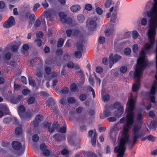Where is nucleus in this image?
<instances>
[{
	"mask_svg": "<svg viewBox=\"0 0 157 157\" xmlns=\"http://www.w3.org/2000/svg\"><path fill=\"white\" fill-rule=\"evenodd\" d=\"M139 48V46L138 44H134L132 46V49L133 52L135 54H137L138 52Z\"/></svg>",
	"mask_w": 157,
	"mask_h": 157,
	"instance_id": "26",
	"label": "nucleus"
},
{
	"mask_svg": "<svg viewBox=\"0 0 157 157\" xmlns=\"http://www.w3.org/2000/svg\"><path fill=\"white\" fill-rule=\"evenodd\" d=\"M156 126V123L155 121H153L151 122L149 127L150 129L153 128H155Z\"/></svg>",
	"mask_w": 157,
	"mask_h": 157,
	"instance_id": "40",
	"label": "nucleus"
},
{
	"mask_svg": "<svg viewBox=\"0 0 157 157\" xmlns=\"http://www.w3.org/2000/svg\"><path fill=\"white\" fill-rule=\"evenodd\" d=\"M67 66L69 68H72L74 67V64L72 62H70L67 63Z\"/></svg>",
	"mask_w": 157,
	"mask_h": 157,
	"instance_id": "53",
	"label": "nucleus"
},
{
	"mask_svg": "<svg viewBox=\"0 0 157 157\" xmlns=\"http://www.w3.org/2000/svg\"><path fill=\"white\" fill-rule=\"evenodd\" d=\"M11 55L9 52H7L5 55V58L7 59H9L10 58Z\"/></svg>",
	"mask_w": 157,
	"mask_h": 157,
	"instance_id": "64",
	"label": "nucleus"
},
{
	"mask_svg": "<svg viewBox=\"0 0 157 157\" xmlns=\"http://www.w3.org/2000/svg\"><path fill=\"white\" fill-rule=\"evenodd\" d=\"M42 5L43 7L45 9L47 8L49 6V5L46 0H45L42 3Z\"/></svg>",
	"mask_w": 157,
	"mask_h": 157,
	"instance_id": "51",
	"label": "nucleus"
},
{
	"mask_svg": "<svg viewBox=\"0 0 157 157\" xmlns=\"http://www.w3.org/2000/svg\"><path fill=\"white\" fill-rule=\"evenodd\" d=\"M95 11L96 13L99 15H101L103 13L102 10L99 7H97L96 8Z\"/></svg>",
	"mask_w": 157,
	"mask_h": 157,
	"instance_id": "37",
	"label": "nucleus"
},
{
	"mask_svg": "<svg viewBox=\"0 0 157 157\" xmlns=\"http://www.w3.org/2000/svg\"><path fill=\"white\" fill-rule=\"evenodd\" d=\"M35 101V98L33 97H30L29 98L27 102L29 104H31L33 103Z\"/></svg>",
	"mask_w": 157,
	"mask_h": 157,
	"instance_id": "39",
	"label": "nucleus"
},
{
	"mask_svg": "<svg viewBox=\"0 0 157 157\" xmlns=\"http://www.w3.org/2000/svg\"><path fill=\"white\" fill-rule=\"evenodd\" d=\"M132 35L133 38L134 39H136L139 36L138 33L136 30L132 31Z\"/></svg>",
	"mask_w": 157,
	"mask_h": 157,
	"instance_id": "31",
	"label": "nucleus"
},
{
	"mask_svg": "<svg viewBox=\"0 0 157 157\" xmlns=\"http://www.w3.org/2000/svg\"><path fill=\"white\" fill-rule=\"evenodd\" d=\"M7 99L10 101V102L16 104L17 102V100L14 96L8 98Z\"/></svg>",
	"mask_w": 157,
	"mask_h": 157,
	"instance_id": "34",
	"label": "nucleus"
},
{
	"mask_svg": "<svg viewBox=\"0 0 157 157\" xmlns=\"http://www.w3.org/2000/svg\"><path fill=\"white\" fill-rule=\"evenodd\" d=\"M18 113L22 119L26 117V115L25 112V109L23 105H20L17 108Z\"/></svg>",
	"mask_w": 157,
	"mask_h": 157,
	"instance_id": "17",
	"label": "nucleus"
},
{
	"mask_svg": "<svg viewBox=\"0 0 157 157\" xmlns=\"http://www.w3.org/2000/svg\"><path fill=\"white\" fill-rule=\"evenodd\" d=\"M23 132V128L21 126L17 127L15 129V132L16 134L19 135L21 134Z\"/></svg>",
	"mask_w": 157,
	"mask_h": 157,
	"instance_id": "27",
	"label": "nucleus"
},
{
	"mask_svg": "<svg viewBox=\"0 0 157 157\" xmlns=\"http://www.w3.org/2000/svg\"><path fill=\"white\" fill-rule=\"evenodd\" d=\"M30 91L27 89H25L23 90L22 93L24 95H27L30 93Z\"/></svg>",
	"mask_w": 157,
	"mask_h": 157,
	"instance_id": "48",
	"label": "nucleus"
},
{
	"mask_svg": "<svg viewBox=\"0 0 157 157\" xmlns=\"http://www.w3.org/2000/svg\"><path fill=\"white\" fill-rule=\"evenodd\" d=\"M21 81L24 84L27 83L26 79L24 76H22L21 78Z\"/></svg>",
	"mask_w": 157,
	"mask_h": 157,
	"instance_id": "57",
	"label": "nucleus"
},
{
	"mask_svg": "<svg viewBox=\"0 0 157 157\" xmlns=\"http://www.w3.org/2000/svg\"><path fill=\"white\" fill-rule=\"evenodd\" d=\"M141 25L144 26H146L147 23V18L145 17L142 18L140 21Z\"/></svg>",
	"mask_w": 157,
	"mask_h": 157,
	"instance_id": "29",
	"label": "nucleus"
},
{
	"mask_svg": "<svg viewBox=\"0 0 157 157\" xmlns=\"http://www.w3.org/2000/svg\"><path fill=\"white\" fill-rule=\"evenodd\" d=\"M142 119V116L141 113H137L136 114V119L138 120H140Z\"/></svg>",
	"mask_w": 157,
	"mask_h": 157,
	"instance_id": "50",
	"label": "nucleus"
},
{
	"mask_svg": "<svg viewBox=\"0 0 157 157\" xmlns=\"http://www.w3.org/2000/svg\"><path fill=\"white\" fill-rule=\"evenodd\" d=\"M92 6L90 4H88L85 5V9L88 11L91 10L92 9Z\"/></svg>",
	"mask_w": 157,
	"mask_h": 157,
	"instance_id": "47",
	"label": "nucleus"
},
{
	"mask_svg": "<svg viewBox=\"0 0 157 157\" xmlns=\"http://www.w3.org/2000/svg\"><path fill=\"white\" fill-rule=\"evenodd\" d=\"M29 83L30 85H31L33 87H34L36 86V84L34 81L31 78H29Z\"/></svg>",
	"mask_w": 157,
	"mask_h": 157,
	"instance_id": "44",
	"label": "nucleus"
},
{
	"mask_svg": "<svg viewBox=\"0 0 157 157\" xmlns=\"http://www.w3.org/2000/svg\"><path fill=\"white\" fill-rule=\"evenodd\" d=\"M117 6H115L111 7L109 10V12L105 16L106 18L111 17L110 21L112 23H116L117 22L118 19L116 10Z\"/></svg>",
	"mask_w": 157,
	"mask_h": 157,
	"instance_id": "5",
	"label": "nucleus"
},
{
	"mask_svg": "<svg viewBox=\"0 0 157 157\" xmlns=\"http://www.w3.org/2000/svg\"><path fill=\"white\" fill-rule=\"evenodd\" d=\"M78 21L79 23H82L85 21V17L84 15L82 14H78L77 17Z\"/></svg>",
	"mask_w": 157,
	"mask_h": 157,
	"instance_id": "23",
	"label": "nucleus"
},
{
	"mask_svg": "<svg viewBox=\"0 0 157 157\" xmlns=\"http://www.w3.org/2000/svg\"><path fill=\"white\" fill-rule=\"evenodd\" d=\"M97 18H95L94 19L88 20L87 21L86 27L89 30L94 31L96 28L97 23L96 21Z\"/></svg>",
	"mask_w": 157,
	"mask_h": 157,
	"instance_id": "8",
	"label": "nucleus"
},
{
	"mask_svg": "<svg viewBox=\"0 0 157 157\" xmlns=\"http://www.w3.org/2000/svg\"><path fill=\"white\" fill-rule=\"evenodd\" d=\"M44 16L45 17L49 18L50 20H52V19H51V14L50 12L48 10L44 12Z\"/></svg>",
	"mask_w": 157,
	"mask_h": 157,
	"instance_id": "35",
	"label": "nucleus"
},
{
	"mask_svg": "<svg viewBox=\"0 0 157 157\" xmlns=\"http://www.w3.org/2000/svg\"><path fill=\"white\" fill-rule=\"evenodd\" d=\"M15 23L14 18L13 17L11 16L10 17L8 20L3 24V26L4 28H9L14 25Z\"/></svg>",
	"mask_w": 157,
	"mask_h": 157,
	"instance_id": "12",
	"label": "nucleus"
},
{
	"mask_svg": "<svg viewBox=\"0 0 157 157\" xmlns=\"http://www.w3.org/2000/svg\"><path fill=\"white\" fill-rule=\"evenodd\" d=\"M29 46L27 44H25L23 46V49L24 51H26L29 49Z\"/></svg>",
	"mask_w": 157,
	"mask_h": 157,
	"instance_id": "63",
	"label": "nucleus"
},
{
	"mask_svg": "<svg viewBox=\"0 0 157 157\" xmlns=\"http://www.w3.org/2000/svg\"><path fill=\"white\" fill-rule=\"evenodd\" d=\"M40 148L41 151L43 152L44 155L45 156H48L50 153V151L47 149V147L44 144H41L40 145Z\"/></svg>",
	"mask_w": 157,
	"mask_h": 157,
	"instance_id": "20",
	"label": "nucleus"
},
{
	"mask_svg": "<svg viewBox=\"0 0 157 157\" xmlns=\"http://www.w3.org/2000/svg\"><path fill=\"white\" fill-rule=\"evenodd\" d=\"M113 107L116 109L115 115L117 118L121 117L123 114L124 108L121 104L118 102H116L114 104Z\"/></svg>",
	"mask_w": 157,
	"mask_h": 157,
	"instance_id": "6",
	"label": "nucleus"
},
{
	"mask_svg": "<svg viewBox=\"0 0 157 157\" xmlns=\"http://www.w3.org/2000/svg\"><path fill=\"white\" fill-rule=\"evenodd\" d=\"M147 138L149 141L151 142H154L156 139V137L151 135H149L147 136Z\"/></svg>",
	"mask_w": 157,
	"mask_h": 157,
	"instance_id": "33",
	"label": "nucleus"
},
{
	"mask_svg": "<svg viewBox=\"0 0 157 157\" xmlns=\"http://www.w3.org/2000/svg\"><path fill=\"white\" fill-rule=\"evenodd\" d=\"M89 136L91 138V142L92 145L95 146L96 144V139L97 136V134L95 130H90L88 134Z\"/></svg>",
	"mask_w": 157,
	"mask_h": 157,
	"instance_id": "11",
	"label": "nucleus"
},
{
	"mask_svg": "<svg viewBox=\"0 0 157 157\" xmlns=\"http://www.w3.org/2000/svg\"><path fill=\"white\" fill-rule=\"evenodd\" d=\"M141 125L140 124L139 125H135L133 129V133L135 134L133 137V140L135 143L137 140V135L138 132L140 129Z\"/></svg>",
	"mask_w": 157,
	"mask_h": 157,
	"instance_id": "13",
	"label": "nucleus"
},
{
	"mask_svg": "<svg viewBox=\"0 0 157 157\" xmlns=\"http://www.w3.org/2000/svg\"><path fill=\"white\" fill-rule=\"evenodd\" d=\"M86 98V96L84 94H82L79 97L80 100L82 101L85 100Z\"/></svg>",
	"mask_w": 157,
	"mask_h": 157,
	"instance_id": "56",
	"label": "nucleus"
},
{
	"mask_svg": "<svg viewBox=\"0 0 157 157\" xmlns=\"http://www.w3.org/2000/svg\"><path fill=\"white\" fill-rule=\"evenodd\" d=\"M146 13L149 18L148 20L149 26H157V0H150L147 2L144 7L146 10L150 8Z\"/></svg>",
	"mask_w": 157,
	"mask_h": 157,
	"instance_id": "3",
	"label": "nucleus"
},
{
	"mask_svg": "<svg viewBox=\"0 0 157 157\" xmlns=\"http://www.w3.org/2000/svg\"><path fill=\"white\" fill-rule=\"evenodd\" d=\"M121 58V56L117 54H115L114 56L113 54H111L109 56V67L111 68L113 63H116Z\"/></svg>",
	"mask_w": 157,
	"mask_h": 157,
	"instance_id": "9",
	"label": "nucleus"
},
{
	"mask_svg": "<svg viewBox=\"0 0 157 157\" xmlns=\"http://www.w3.org/2000/svg\"><path fill=\"white\" fill-rule=\"evenodd\" d=\"M107 120L109 122H113L116 120V118L114 117H110L108 118Z\"/></svg>",
	"mask_w": 157,
	"mask_h": 157,
	"instance_id": "62",
	"label": "nucleus"
},
{
	"mask_svg": "<svg viewBox=\"0 0 157 157\" xmlns=\"http://www.w3.org/2000/svg\"><path fill=\"white\" fill-rule=\"evenodd\" d=\"M59 15L61 22L63 23H67L68 24L70 23L69 21L71 22V19L70 18L67 17V15L65 13L63 12H61L59 13Z\"/></svg>",
	"mask_w": 157,
	"mask_h": 157,
	"instance_id": "15",
	"label": "nucleus"
},
{
	"mask_svg": "<svg viewBox=\"0 0 157 157\" xmlns=\"http://www.w3.org/2000/svg\"><path fill=\"white\" fill-rule=\"evenodd\" d=\"M133 123H126L123 126L122 130L119 135V141L117 146L115 147L114 149L115 152H118L117 157H123L126 150L125 145L126 143H129V129Z\"/></svg>",
	"mask_w": 157,
	"mask_h": 157,
	"instance_id": "1",
	"label": "nucleus"
},
{
	"mask_svg": "<svg viewBox=\"0 0 157 157\" xmlns=\"http://www.w3.org/2000/svg\"><path fill=\"white\" fill-rule=\"evenodd\" d=\"M114 31V29H107L105 31L104 33L106 36H109L112 35Z\"/></svg>",
	"mask_w": 157,
	"mask_h": 157,
	"instance_id": "24",
	"label": "nucleus"
},
{
	"mask_svg": "<svg viewBox=\"0 0 157 157\" xmlns=\"http://www.w3.org/2000/svg\"><path fill=\"white\" fill-rule=\"evenodd\" d=\"M40 6V5L39 3H36V4L33 6V10L34 11H36L37 8H39Z\"/></svg>",
	"mask_w": 157,
	"mask_h": 157,
	"instance_id": "58",
	"label": "nucleus"
},
{
	"mask_svg": "<svg viewBox=\"0 0 157 157\" xmlns=\"http://www.w3.org/2000/svg\"><path fill=\"white\" fill-rule=\"evenodd\" d=\"M2 110L4 111L5 114H10V113L9 110L6 105L5 104H0V118L2 117L4 115Z\"/></svg>",
	"mask_w": 157,
	"mask_h": 157,
	"instance_id": "10",
	"label": "nucleus"
},
{
	"mask_svg": "<svg viewBox=\"0 0 157 157\" xmlns=\"http://www.w3.org/2000/svg\"><path fill=\"white\" fill-rule=\"evenodd\" d=\"M94 76L95 79L97 80V83H98L99 84V85H100V83L101 82V80L99 78H98L97 76L96 75V74L95 73H94Z\"/></svg>",
	"mask_w": 157,
	"mask_h": 157,
	"instance_id": "59",
	"label": "nucleus"
},
{
	"mask_svg": "<svg viewBox=\"0 0 157 157\" xmlns=\"http://www.w3.org/2000/svg\"><path fill=\"white\" fill-rule=\"evenodd\" d=\"M81 7L78 5H74L72 6L70 8V10L73 13H75L80 10Z\"/></svg>",
	"mask_w": 157,
	"mask_h": 157,
	"instance_id": "22",
	"label": "nucleus"
},
{
	"mask_svg": "<svg viewBox=\"0 0 157 157\" xmlns=\"http://www.w3.org/2000/svg\"><path fill=\"white\" fill-rule=\"evenodd\" d=\"M105 41V38L102 36H100L98 39V42L100 44H103Z\"/></svg>",
	"mask_w": 157,
	"mask_h": 157,
	"instance_id": "41",
	"label": "nucleus"
},
{
	"mask_svg": "<svg viewBox=\"0 0 157 157\" xmlns=\"http://www.w3.org/2000/svg\"><path fill=\"white\" fill-rule=\"evenodd\" d=\"M43 119V117L41 115H38L35 118V120L38 122L41 121Z\"/></svg>",
	"mask_w": 157,
	"mask_h": 157,
	"instance_id": "45",
	"label": "nucleus"
},
{
	"mask_svg": "<svg viewBox=\"0 0 157 157\" xmlns=\"http://www.w3.org/2000/svg\"><path fill=\"white\" fill-rule=\"evenodd\" d=\"M38 136L36 135H34L32 137V140L34 142H37L39 140Z\"/></svg>",
	"mask_w": 157,
	"mask_h": 157,
	"instance_id": "49",
	"label": "nucleus"
},
{
	"mask_svg": "<svg viewBox=\"0 0 157 157\" xmlns=\"http://www.w3.org/2000/svg\"><path fill=\"white\" fill-rule=\"evenodd\" d=\"M114 2H112V0H105L104 6L106 8H109L112 4H113Z\"/></svg>",
	"mask_w": 157,
	"mask_h": 157,
	"instance_id": "25",
	"label": "nucleus"
},
{
	"mask_svg": "<svg viewBox=\"0 0 157 157\" xmlns=\"http://www.w3.org/2000/svg\"><path fill=\"white\" fill-rule=\"evenodd\" d=\"M82 44L80 43L77 44V48L78 50L75 52V55L76 58H80L82 56L81 51L82 50Z\"/></svg>",
	"mask_w": 157,
	"mask_h": 157,
	"instance_id": "18",
	"label": "nucleus"
},
{
	"mask_svg": "<svg viewBox=\"0 0 157 157\" xmlns=\"http://www.w3.org/2000/svg\"><path fill=\"white\" fill-rule=\"evenodd\" d=\"M68 91V89L67 87H65L63 88L61 92L63 94H66Z\"/></svg>",
	"mask_w": 157,
	"mask_h": 157,
	"instance_id": "60",
	"label": "nucleus"
},
{
	"mask_svg": "<svg viewBox=\"0 0 157 157\" xmlns=\"http://www.w3.org/2000/svg\"><path fill=\"white\" fill-rule=\"evenodd\" d=\"M156 68L157 69V73L155 76V81L152 85L150 92L149 94H155V90L157 88V45L155 50V56Z\"/></svg>",
	"mask_w": 157,
	"mask_h": 157,
	"instance_id": "7",
	"label": "nucleus"
},
{
	"mask_svg": "<svg viewBox=\"0 0 157 157\" xmlns=\"http://www.w3.org/2000/svg\"><path fill=\"white\" fill-rule=\"evenodd\" d=\"M36 36L38 38H42L43 37V35L42 32L39 31L36 33Z\"/></svg>",
	"mask_w": 157,
	"mask_h": 157,
	"instance_id": "54",
	"label": "nucleus"
},
{
	"mask_svg": "<svg viewBox=\"0 0 157 157\" xmlns=\"http://www.w3.org/2000/svg\"><path fill=\"white\" fill-rule=\"evenodd\" d=\"M101 95L102 97V99L103 101L105 102L108 101L109 99V96L108 94H106L105 95H103L102 93V91L101 92Z\"/></svg>",
	"mask_w": 157,
	"mask_h": 157,
	"instance_id": "28",
	"label": "nucleus"
},
{
	"mask_svg": "<svg viewBox=\"0 0 157 157\" xmlns=\"http://www.w3.org/2000/svg\"><path fill=\"white\" fill-rule=\"evenodd\" d=\"M66 33L68 36L72 35L73 36L78 37L82 36L81 33L78 30L74 29L72 31L71 30L69 29L67 30Z\"/></svg>",
	"mask_w": 157,
	"mask_h": 157,
	"instance_id": "16",
	"label": "nucleus"
},
{
	"mask_svg": "<svg viewBox=\"0 0 157 157\" xmlns=\"http://www.w3.org/2000/svg\"><path fill=\"white\" fill-rule=\"evenodd\" d=\"M149 26V28L148 30V36L149 43H147L145 44L144 49H143L141 50L140 56L138 59L137 61V65L138 64V61H139L140 62L142 63V66L143 67L144 66V62L145 61L147 64L146 67L148 65V61L145 58L146 50H149L153 47L155 41L156 33V30L157 28V26Z\"/></svg>",
	"mask_w": 157,
	"mask_h": 157,
	"instance_id": "2",
	"label": "nucleus"
},
{
	"mask_svg": "<svg viewBox=\"0 0 157 157\" xmlns=\"http://www.w3.org/2000/svg\"><path fill=\"white\" fill-rule=\"evenodd\" d=\"M40 24V22L39 20H37L34 24V26L36 27H39Z\"/></svg>",
	"mask_w": 157,
	"mask_h": 157,
	"instance_id": "61",
	"label": "nucleus"
},
{
	"mask_svg": "<svg viewBox=\"0 0 157 157\" xmlns=\"http://www.w3.org/2000/svg\"><path fill=\"white\" fill-rule=\"evenodd\" d=\"M66 98V97L65 96L63 97L59 101L60 103L63 105L67 103Z\"/></svg>",
	"mask_w": 157,
	"mask_h": 157,
	"instance_id": "38",
	"label": "nucleus"
},
{
	"mask_svg": "<svg viewBox=\"0 0 157 157\" xmlns=\"http://www.w3.org/2000/svg\"><path fill=\"white\" fill-rule=\"evenodd\" d=\"M120 71L121 73L123 74L125 73L127 71V68L125 66H122L120 67Z\"/></svg>",
	"mask_w": 157,
	"mask_h": 157,
	"instance_id": "32",
	"label": "nucleus"
},
{
	"mask_svg": "<svg viewBox=\"0 0 157 157\" xmlns=\"http://www.w3.org/2000/svg\"><path fill=\"white\" fill-rule=\"evenodd\" d=\"M70 88L71 91L74 92L76 91L77 89L76 85L74 83H72L71 85Z\"/></svg>",
	"mask_w": 157,
	"mask_h": 157,
	"instance_id": "36",
	"label": "nucleus"
},
{
	"mask_svg": "<svg viewBox=\"0 0 157 157\" xmlns=\"http://www.w3.org/2000/svg\"><path fill=\"white\" fill-rule=\"evenodd\" d=\"M45 126L48 127L49 131L50 132H52L54 131L55 128L56 129L58 126L59 124L57 123L53 124L52 125L51 124L48 122L46 123Z\"/></svg>",
	"mask_w": 157,
	"mask_h": 157,
	"instance_id": "19",
	"label": "nucleus"
},
{
	"mask_svg": "<svg viewBox=\"0 0 157 157\" xmlns=\"http://www.w3.org/2000/svg\"><path fill=\"white\" fill-rule=\"evenodd\" d=\"M64 40L63 39H60L58 42L57 46L61 47L62 46Z\"/></svg>",
	"mask_w": 157,
	"mask_h": 157,
	"instance_id": "42",
	"label": "nucleus"
},
{
	"mask_svg": "<svg viewBox=\"0 0 157 157\" xmlns=\"http://www.w3.org/2000/svg\"><path fill=\"white\" fill-rule=\"evenodd\" d=\"M13 148L15 150H20L22 147L21 144L18 141H13L12 144Z\"/></svg>",
	"mask_w": 157,
	"mask_h": 157,
	"instance_id": "21",
	"label": "nucleus"
},
{
	"mask_svg": "<svg viewBox=\"0 0 157 157\" xmlns=\"http://www.w3.org/2000/svg\"><path fill=\"white\" fill-rule=\"evenodd\" d=\"M35 42L39 47H40L41 45L42 42L40 39H36L35 40Z\"/></svg>",
	"mask_w": 157,
	"mask_h": 157,
	"instance_id": "52",
	"label": "nucleus"
},
{
	"mask_svg": "<svg viewBox=\"0 0 157 157\" xmlns=\"http://www.w3.org/2000/svg\"><path fill=\"white\" fill-rule=\"evenodd\" d=\"M103 70V69L101 67H97L96 68V72L99 74L101 73Z\"/></svg>",
	"mask_w": 157,
	"mask_h": 157,
	"instance_id": "43",
	"label": "nucleus"
},
{
	"mask_svg": "<svg viewBox=\"0 0 157 157\" xmlns=\"http://www.w3.org/2000/svg\"><path fill=\"white\" fill-rule=\"evenodd\" d=\"M144 66H142V64L139 61H138V64L136 65L135 72L130 71L129 76L131 78L134 77L135 79V82L132 86V90L134 92L138 91L140 87V78L143 75V71L146 68L147 65L146 62L145 61L144 62Z\"/></svg>",
	"mask_w": 157,
	"mask_h": 157,
	"instance_id": "4",
	"label": "nucleus"
},
{
	"mask_svg": "<svg viewBox=\"0 0 157 157\" xmlns=\"http://www.w3.org/2000/svg\"><path fill=\"white\" fill-rule=\"evenodd\" d=\"M66 131V126L65 125L64 126L61 128L59 129V132L61 133H65Z\"/></svg>",
	"mask_w": 157,
	"mask_h": 157,
	"instance_id": "46",
	"label": "nucleus"
},
{
	"mask_svg": "<svg viewBox=\"0 0 157 157\" xmlns=\"http://www.w3.org/2000/svg\"><path fill=\"white\" fill-rule=\"evenodd\" d=\"M59 15L61 22L63 23H67L68 24L70 23L69 21L71 22V19L70 18L67 17V15L65 13L63 12H61L59 13Z\"/></svg>",
	"mask_w": 157,
	"mask_h": 157,
	"instance_id": "14",
	"label": "nucleus"
},
{
	"mask_svg": "<svg viewBox=\"0 0 157 157\" xmlns=\"http://www.w3.org/2000/svg\"><path fill=\"white\" fill-rule=\"evenodd\" d=\"M131 49L130 48H126L124 50V54L127 56H129L131 53Z\"/></svg>",
	"mask_w": 157,
	"mask_h": 157,
	"instance_id": "30",
	"label": "nucleus"
},
{
	"mask_svg": "<svg viewBox=\"0 0 157 157\" xmlns=\"http://www.w3.org/2000/svg\"><path fill=\"white\" fill-rule=\"evenodd\" d=\"M75 100L74 98L72 97H70L68 99V102L69 103H74L75 102Z\"/></svg>",
	"mask_w": 157,
	"mask_h": 157,
	"instance_id": "55",
	"label": "nucleus"
}]
</instances>
